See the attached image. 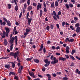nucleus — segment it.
Listing matches in <instances>:
<instances>
[{
	"mask_svg": "<svg viewBox=\"0 0 80 80\" xmlns=\"http://www.w3.org/2000/svg\"><path fill=\"white\" fill-rule=\"evenodd\" d=\"M53 18H54V20L56 21H57V18L56 17V16H53Z\"/></svg>",
	"mask_w": 80,
	"mask_h": 80,
	"instance_id": "nucleus-52",
	"label": "nucleus"
},
{
	"mask_svg": "<svg viewBox=\"0 0 80 80\" xmlns=\"http://www.w3.org/2000/svg\"><path fill=\"white\" fill-rule=\"evenodd\" d=\"M71 23H76V22H75L74 20H72V21L71 22Z\"/></svg>",
	"mask_w": 80,
	"mask_h": 80,
	"instance_id": "nucleus-64",
	"label": "nucleus"
},
{
	"mask_svg": "<svg viewBox=\"0 0 80 80\" xmlns=\"http://www.w3.org/2000/svg\"><path fill=\"white\" fill-rule=\"evenodd\" d=\"M53 27H54V24H52L50 26V28L51 29H53Z\"/></svg>",
	"mask_w": 80,
	"mask_h": 80,
	"instance_id": "nucleus-30",
	"label": "nucleus"
},
{
	"mask_svg": "<svg viewBox=\"0 0 80 80\" xmlns=\"http://www.w3.org/2000/svg\"><path fill=\"white\" fill-rule=\"evenodd\" d=\"M18 6L17 5H16L14 8V9H15V10H16V11H17V10H18Z\"/></svg>",
	"mask_w": 80,
	"mask_h": 80,
	"instance_id": "nucleus-29",
	"label": "nucleus"
},
{
	"mask_svg": "<svg viewBox=\"0 0 80 80\" xmlns=\"http://www.w3.org/2000/svg\"><path fill=\"white\" fill-rule=\"evenodd\" d=\"M79 26H80V24L78 23H76V24H75V28H80L79 27Z\"/></svg>",
	"mask_w": 80,
	"mask_h": 80,
	"instance_id": "nucleus-22",
	"label": "nucleus"
},
{
	"mask_svg": "<svg viewBox=\"0 0 80 80\" xmlns=\"http://www.w3.org/2000/svg\"><path fill=\"white\" fill-rule=\"evenodd\" d=\"M62 46L64 47H67L66 46H67V44L66 43H64Z\"/></svg>",
	"mask_w": 80,
	"mask_h": 80,
	"instance_id": "nucleus-58",
	"label": "nucleus"
},
{
	"mask_svg": "<svg viewBox=\"0 0 80 80\" xmlns=\"http://www.w3.org/2000/svg\"><path fill=\"white\" fill-rule=\"evenodd\" d=\"M76 59H78L79 60H80V58L78 57V56H76Z\"/></svg>",
	"mask_w": 80,
	"mask_h": 80,
	"instance_id": "nucleus-54",
	"label": "nucleus"
},
{
	"mask_svg": "<svg viewBox=\"0 0 80 80\" xmlns=\"http://www.w3.org/2000/svg\"><path fill=\"white\" fill-rule=\"evenodd\" d=\"M5 30H6V32H9L10 31L9 30V28H5Z\"/></svg>",
	"mask_w": 80,
	"mask_h": 80,
	"instance_id": "nucleus-24",
	"label": "nucleus"
},
{
	"mask_svg": "<svg viewBox=\"0 0 80 80\" xmlns=\"http://www.w3.org/2000/svg\"><path fill=\"white\" fill-rule=\"evenodd\" d=\"M65 57H66V58L67 59H69V56H68V55H65Z\"/></svg>",
	"mask_w": 80,
	"mask_h": 80,
	"instance_id": "nucleus-53",
	"label": "nucleus"
},
{
	"mask_svg": "<svg viewBox=\"0 0 80 80\" xmlns=\"http://www.w3.org/2000/svg\"><path fill=\"white\" fill-rule=\"evenodd\" d=\"M6 22L7 23V25L9 27H11V22L10 21H6V22H2V20H0V24L1 25H3V26L6 25Z\"/></svg>",
	"mask_w": 80,
	"mask_h": 80,
	"instance_id": "nucleus-2",
	"label": "nucleus"
},
{
	"mask_svg": "<svg viewBox=\"0 0 80 80\" xmlns=\"http://www.w3.org/2000/svg\"><path fill=\"white\" fill-rule=\"evenodd\" d=\"M65 6L66 7V8H67L68 9H69L70 8V6L68 5V4H66Z\"/></svg>",
	"mask_w": 80,
	"mask_h": 80,
	"instance_id": "nucleus-43",
	"label": "nucleus"
},
{
	"mask_svg": "<svg viewBox=\"0 0 80 80\" xmlns=\"http://www.w3.org/2000/svg\"><path fill=\"white\" fill-rule=\"evenodd\" d=\"M28 74L31 76L32 77V78H37V76L36 75H34V72H30L29 70L28 69Z\"/></svg>",
	"mask_w": 80,
	"mask_h": 80,
	"instance_id": "nucleus-4",
	"label": "nucleus"
},
{
	"mask_svg": "<svg viewBox=\"0 0 80 80\" xmlns=\"http://www.w3.org/2000/svg\"><path fill=\"white\" fill-rule=\"evenodd\" d=\"M46 76L48 77V80H51V79H50V78H51V76L50 74H47Z\"/></svg>",
	"mask_w": 80,
	"mask_h": 80,
	"instance_id": "nucleus-15",
	"label": "nucleus"
},
{
	"mask_svg": "<svg viewBox=\"0 0 80 80\" xmlns=\"http://www.w3.org/2000/svg\"><path fill=\"white\" fill-rule=\"evenodd\" d=\"M42 10H40V17H42Z\"/></svg>",
	"mask_w": 80,
	"mask_h": 80,
	"instance_id": "nucleus-26",
	"label": "nucleus"
},
{
	"mask_svg": "<svg viewBox=\"0 0 80 80\" xmlns=\"http://www.w3.org/2000/svg\"><path fill=\"white\" fill-rule=\"evenodd\" d=\"M26 2V0H21L20 1V4L23 3L24 2Z\"/></svg>",
	"mask_w": 80,
	"mask_h": 80,
	"instance_id": "nucleus-27",
	"label": "nucleus"
},
{
	"mask_svg": "<svg viewBox=\"0 0 80 80\" xmlns=\"http://www.w3.org/2000/svg\"><path fill=\"white\" fill-rule=\"evenodd\" d=\"M32 8V6H30L28 7V10L29 11H30L31 10V9Z\"/></svg>",
	"mask_w": 80,
	"mask_h": 80,
	"instance_id": "nucleus-19",
	"label": "nucleus"
},
{
	"mask_svg": "<svg viewBox=\"0 0 80 80\" xmlns=\"http://www.w3.org/2000/svg\"><path fill=\"white\" fill-rule=\"evenodd\" d=\"M61 13H62V12H61V11H59L58 13V16H60V15H61Z\"/></svg>",
	"mask_w": 80,
	"mask_h": 80,
	"instance_id": "nucleus-48",
	"label": "nucleus"
},
{
	"mask_svg": "<svg viewBox=\"0 0 80 80\" xmlns=\"http://www.w3.org/2000/svg\"><path fill=\"white\" fill-rule=\"evenodd\" d=\"M51 15L52 16H53L54 15V16L57 17V19H59V16L58 14H56V12H55V11H53V13H52Z\"/></svg>",
	"mask_w": 80,
	"mask_h": 80,
	"instance_id": "nucleus-6",
	"label": "nucleus"
},
{
	"mask_svg": "<svg viewBox=\"0 0 80 80\" xmlns=\"http://www.w3.org/2000/svg\"><path fill=\"white\" fill-rule=\"evenodd\" d=\"M76 32L78 33L80 32V27H78L76 28Z\"/></svg>",
	"mask_w": 80,
	"mask_h": 80,
	"instance_id": "nucleus-14",
	"label": "nucleus"
},
{
	"mask_svg": "<svg viewBox=\"0 0 80 80\" xmlns=\"http://www.w3.org/2000/svg\"><path fill=\"white\" fill-rule=\"evenodd\" d=\"M69 57L70 58H71V59H72V60H75V59L74 57H73L71 55H69Z\"/></svg>",
	"mask_w": 80,
	"mask_h": 80,
	"instance_id": "nucleus-25",
	"label": "nucleus"
},
{
	"mask_svg": "<svg viewBox=\"0 0 80 80\" xmlns=\"http://www.w3.org/2000/svg\"><path fill=\"white\" fill-rule=\"evenodd\" d=\"M16 58H17V60L18 61V62H20L21 61L20 60L19 58H18V56H17V57Z\"/></svg>",
	"mask_w": 80,
	"mask_h": 80,
	"instance_id": "nucleus-38",
	"label": "nucleus"
},
{
	"mask_svg": "<svg viewBox=\"0 0 80 80\" xmlns=\"http://www.w3.org/2000/svg\"><path fill=\"white\" fill-rule=\"evenodd\" d=\"M28 34V32H25L24 33V35H25V36H26V35H27Z\"/></svg>",
	"mask_w": 80,
	"mask_h": 80,
	"instance_id": "nucleus-60",
	"label": "nucleus"
},
{
	"mask_svg": "<svg viewBox=\"0 0 80 80\" xmlns=\"http://www.w3.org/2000/svg\"><path fill=\"white\" fill-rule=\"evenodd\" d=\"M56 49L57 50L60 49V47L59 46H57V47L56 48Z\"/></svg>",
	"mask_w": 80,
	"mask_h": 80,
	"instance_id": "nucleus-62",
	"label": "nucleus"
},
{
	"mask_svg": "<svg viewBox=\"0 0 80 80\" xmlns=\"http://www.w3.org/2000/svg\"><path fill=\"white\" fill-rule=\"evenodd\" d=\"M66 50H70V48H69V47L67 46L66 47Z\"/></svg>",
	"mask_w": 80,
	"mask_h": 80,
	"instance_id": "nucleus-57",
	"label": "nucleus"
},
{
	"mask_svg": "<svg viewBox=\"0 0 80 80\" xmlns=\"http://www.w3.org/2000/svg\"><path fill=\"white\" fill-rule=\"evenodd\" d=\"M38 5L37 6V7H36L37 10H38L39 9H40L42 8V5L40 4V3H38Z\"/></svg>",
	"mask_w": 80,
	"mask_h": 80,
	"instance_id": "nucleus-9",
	"label": "nucleus"
},
{
	"mask_svg": "<svg viewBox=\"0 0 80 80\" xmlns=\"http://www.w3.org/2000/svg\"><path fill=\"white\" fill-rule=\"evenodd\" d=\"M13 36V34L12 33L10 35V36L9 37V38H10V39L11 40L9 41V42L11 43L10 44L11 45L10 47V50L12 51V49H13V42H14V40H15V43L16 44V45H17V41H18L17 38V36H15L14 37H12Z\"/></svg>",
	"mask_w": 80,
	"mask_h": 80,
	"instance_id": "nucleus-1",
	"label": "nucleus"
},
{
	"mask_svg": "<svg viewBox=\"0 0 80 80\" xmlns=\"http://www.w3.org/2000/svg\"><path fill=\"white\" fill-rule=\"evenodd\" d=\"M8 9H10L11 8V5L10 4H8Z\"/></svg>",
	"mask_w": 80,
	"mask_h": 80,
	"instance_id": "nucleus-37",
	"label": "nucleus"
},
{
	"mask_svg": "<svg viewBox=\"0 0 80 80\" xmlns=\"http://www.w3.org/2000/svg\"><path fill=\"white\" fill-rule=\"evenodd\" d=\"M55 6H56V7L58 6V1H56V2H55Z\"/></svg>",
	"mask_w": 80,
	"mask_h": 80,
	"instance_id": "nucleus-33",
	"label": "nucleus"
},
{
	"mask_svg": "<svg viewBox=\"0 0 80 80\" xmlns=\"http://www.w3.org/2000/svg\"><path fill=\"white\" fill-rule=\"evenodd\" d=\"M66 59L67 58H64L63 57H59L58 60L60 61H66Z\"/></svg>",
	"mask_w": 80,
	"mask_h": 80,
	"instance_id": "nucleus-7",
	"label": "nucleus"
},
{
	"mask_svg": "<svg viewBox=\"0 0 80 80\" xmlns=\"http://www.w3.org/2000/svg\"><path fill=\"white\" fill-rule=\"evenodd\" d=\"M18 73H21V70L20 69V68H19L18 69Z\"/></svg>",
	"mask_w": 80,
	"mask_h": 80,
	"instance_id": "nucleus-49",
	"label": "nucleus"
},
{
	"mask_svg": "<svg viewBox=\"0 0 80 80\" xmlns=\"http://www.w3.org/2000/svg\"><path fill=\"white\" fill-rule=\"evenodd\" d=\"M76 53V51L74 50H73L72 51V52H71V54L72 55L74 53Z\"/></svg>",
	"mask_w": 80,
	"mask_h": 80,
	"instance_id": "nucleus-31",
	"label": "nucleus"
},
{
	"mask_svg": "<svg viewBox=\"0 0 80 80\" xmlns=\"http://www.w3.org/2000/svg\"><path fill=\"white\" fill-rule=\"evenodd\" d=\"M74 63L72 62H71V65H70V67H73V66H74Z\"/></svg>",
	"mask_w": 80,
	"mask_h": 80,
	"instance_id": "nucleus-47",
	"label": "nucleus"
},
{
	"mask_svg": "<svg viewBox=\"0 0 80 80\" xmlns=\"http://www.w3.org/2000/svg\"><path fill=\"white\" fill-rule=\"evenodd\" d=\"M53 61H54L51 62V64L53 65H55L56 63H57L58 62V59H57L56 60H53Z\"/></svg>",
	"mask_w": 80,
	"mask_h": 80,
	"instance_id": "nucleus-8",
	"label": "nucleus"
},
{
	"mask_svg": "<svg viewBox=\"0 0 80 80\" xmlns=\"http://www.w3.org/2000/svg\"><path fill=\"white\" fill-rule=\"evenodd\" d=\"M52 76H53V77H56V74L55 73H53L52 74Z\"/></svg>",
	"mask_w": 80,
	"mask_h": 80,
	"instance_id": "nucleus-61",
	"label": "nucleus"
},
{
	"mask_svg": "<svg viewBox=\"0 0 80 80\" xmlns=\"http://www.w3.org/2000/svg\"><path fill=\"white\" fill-rule=\"evenodd\" d=\"M50 4H51V6H50L51 8H53L54 7V2H53L52 3H50Z\"/></svg>",
	"mask_w": 80,
	"mask_h": 80,
	"instance_id": "nucleus-23",
	"label": "nucleus"
},
{
	"mask_svg": "<svg viewBox=\"0 0 80 80\" xmlns=\"http://www.w3.org/2000/svg\"><path fill=\"white\" fill-rule=\"evenodd\" d=\"M43 52H44V53H45L46 52V50H45V48H44L43 49Z\"/></svg>",
	"mask_w": 80,
	"mask_h": 80,
	"instance_id": "nucleus-63",
	"label": "nucleus"
},
{
	"mask_svg": "<svg viewBox=\"0 0 80 80\" xmlns=\"http://www.w3.org/2000/svg\"><path fill=\"white\" fill-rule=\"evenodd\" d=\"M31 15L32 16L33 15V11H31Z\"/></svg>",
	"mask_w": 80,
	"mask_h": 80,
	"instance_id": "nucleus-59",
	"label": "nucleus"
},
{
	"mask_svg": "<svg viewBox=\"0 0 80 80\" xmlns=\"http://www.w3.org/2000/svg\"><path fill=\"white\" fill-rule=\"evenodd\" d=\"M33 60L34 62L36 63H39V60L38 59H34Z\"/></svg>",
	"mask_w": 80,
	"mask_h": 80,
	"instance_id": "nucleus-20",
	"label": "nucleus"
},
{
	"mask_svg": "<svg viewBox=\"0 0 80 80\" xmlns=\"http://www.w3.org/2000/svg\"><path fill=\"white\" fill-rule=\"evenodd\" d=\"M27 5V4H26V3H25L24 4V9H26V8H27V5Z\"/></svg>",
	"mask_w": 80,
	"mask_h": 80,
	"instance_id": "nucleus-42",
	"label": "nucleus"
},
{
	"mask_svg": "<svg viewBox=\"0 0 80 80\" xmlns=\"http://www.w3.org/2000/svg\"><path fill=\"white\" fill-rule=\"evenodd\" d=\"M69 28L70 29H71L72 30H73L74 29H75V28H73V26L72 25L70 26Z\"/></svg>",
	"mask_w": 80,
	"mask_h": 80,
	"instance_id": "nucleus-35",
	"label": "nucleus"
},
{
	"mask_svg": "<svg viewBox=\"0 0 80 80\" xmlns=\"http://www.w3.org/2000/svg\"><path fill=\"white\" fill-rule=\"evenodd\" d=\"M69 7L71 8H72L73 7V5L72 4L69 3V4H68V5Z\"/></svg>",
	"mask_w": 80,
	"mask_h": 80,
	"instance_id": "nucleus-28",
	"label": "nucleus"
},
{
	"mask_svg": "<svg viewBox=\"0 0 80 80\" xmlns=\"http://www.w3.org/2000/svg\"><path fill=\"white\" fill-rule=\"evenodd\" d=\"M29 12H28L27 13V14H26V19H28V25H30V23H31V21L32 20V17L31 16L30 18H28V16H29Z\"/></svg>",
	"mask_w": 80,
	"mask_h": 80,
	"instance_id": "nucleus-3",
	"label": "nucleus"
},
{
	"mask_svg": "<svg viewBox=\"0 0 80 80\" xmlns=\"http://www.w3.org/2000/svg\"><path fill=\"white\" fill-rule=\"evenodd\" d=\"M9 32H7L3 31V35H6L7 37H8V34L9 33Z\"/></svg>",
	"mask_w": 80,
	"mask_h": 80,
	"instance_id": "nucleus-13",
	"label": "nucleus"
},
{
	"mask_svg": "<svg viewBox=\"0 0 80 80\" xmlns=\"http://www.w3.org/2000/svg\"><path fill=\"white\" fill-rule=\"evenodd\" d=\"M68 41V42H73V41H74V39H70V40H68V41Z\"/></svg>",
	"mask_w": 80,
	"mask_h": 80,
	"instance_id": "nucleus-34",
	"label": "nucleus"
},
{
	"mask_svg": "<svg viewBox=\"0 0 80 80\" xmlns=\"http://www.w3.org/2000/svg\"><path fill=\"white\" fill-rule=\"evenodd\" d=\"M31 31V29L29 27L28 28H26V32H30Z\"/></svg>",
	"mask_w": 80,
	"mask_h": 80,
	"instance_id": "nucleus-16",
	"label": "nucleus"
},
{
	"mask_svg": "<svg viewBox=\"0 0 80 80\" xmlns=\"http://www.w3.org/2000/svg\"><path fill=\"white\" fill-rule=\"evenodd\" d=\"M11 75L14 76L16 75V74H15V73L14 72H9V76Z\"/></svg>",
	"mask_w": 80,
	"mask_h": 80,
	"instance_id": "nucleus-17",
	"label": "nucleus"
},
{
	"mask_svg": "<svg viewBox=\"0 0 80 80\" xmlns=\"http://www.w3.org/2000/svg\"><path fill=\"white\" fill-rule=\"evenodd\" d=\"M46 8H44V11L45 12H47V10Z\"/></svg>",
	"mask_w": 80,
	"mask_h": 80,
	"instance_id": "nucleus-44",
	"label": "nucleus"
},
{
	"mask_svg": "<svg viewBox=\"0 0 80 80\" xmlns=\"http://www.w3.org/2000/svg\"><path fill=\"white\" fill-rule=\"evenodd\" d=\"M50 28L49 27V26H47L46 28V29L48 31L49 30V29Z\"/></svg>",
	"mask_w": 80,
	"mask_h": 80,
	"instance_id": "nucleus-46",
	"label": "nucleus"
},
{
	"mask_svg": "<svg viewBox=\"0 0 80 80\" xmlns=\"http://www.w3.org/2000/svg\"><path fill=\"white\" fill-rule=\"evenodd\" d=\"M50 59L52 60H55L58 59H56V57H54L53 55H52L51 56V57H50Z\"/></svg>",
	"mask_w": 80,
	"mask_h": 80,
	"instance_id": "nucleus-12",
	"label": "nucleus"
},
{
	"mask_svg": "<svg viewBox=\"0 0 80 80\" xmlns=\"http://www.w3.org/2000/svg\"><path fill=\"white\" fill-rule=\"evenodd\" d=\"M32 5L34 7H36L37 6V4L35 2H34L33 3H32Z\"/></svg>",
	"mask_w": 80,
	"mask_h": 80,
	"instance_id": "nucleus-39",
	"label": "nucleus"
},
{
	"mask_svg": "<svg viewBox=\"0 0 80 80\" xmlns=\"http://www.w3.org/2000/svg\"><path fill=\"white\" fill-rule=\"evenodd\" d=\"M44 62L45 63V64H50V61H48V60L47 59H45L44 61Z\"/></svg>",
	"mask_w": 80,
	"mask_h": 80,
	"instance_id": "nucleus-10",
	"label": "nucleus"
},
{
	"mask_svg": "<svg viewBox=\"0 0 80 80\" xmlns=\"http://www.w3.org/2000/svg\"><path fill=\"white\" fill-rule=\"evenodd\" d=\"M68 80V78L67 77H63L62 78V80Z\"/></svg>",
	"mask_w": 80,
	"mask_h": 80,
	"instance_id": "nucleus-36",
	"label": "nucleus"
},
{
	"mask_svg": "<svg viewBox=\"0 0 80 80\" xmlns=\"http://www.w3.org/2000/svg\"><path fill=\"white\" fill-rule=\"evenodd\" d=\"M30 0H28V1H27V3H28V6H29V5H30Z\"/></svg>",
	"mask_w": 80,
	"mask_h": 80,
	"instance_id": "nucleus-40",
	"label": "nucleus"
},
{
	"mask_svg": "<svg viewBox=\"0 0 80 80\" xmlns=\"http://www.w3.org/2000/svg\"><path fill=\"white\" fill-rule=\"evenodd\" d=\"M31 60H32V59H30V58H28L26 59V60L27 61H30Z\"/></svg>",
	"mask_w": 80,
	"mask_h": 80,
	"instance_id": "nucleus-51",
	"label": "nucleus"
},
{
	"mask_svg": "<svg viewBox=\"0 0 80 80\" xmlns=\"http://www.w3.org/2000/svg\"><path fill=\"white\" fill-rule=\"evenodd\" d=\"M14 79H16V80H18V76H14Z\"/></svg>",
	"mask_w": 80,
	"mask_h": 80,
	"instance_id": "nucleus-45",
	"label": "nucleus"
},
{
	"mask_svg": "<svg viewBox=\"0 0 80 80\" xmlns=\"http://www.w3.org/2000/svg\"><path fill=\"white\" fill-rule=\"evenodd\" d=\"M3 20H4V21L5 22H8V21H9V20H7V19H6V18H4V17H3Z\"/></svg>",
	"mask_w": 80,
	"mask_h": 80,
	"instance_id": "nucleus-32",
	"label": "nucleus"
},
{
	"mask_svg": "<svg viewBox=\"0 0 80 80\" xmlns=\"http://www.w3.org/2000/svg\"><path fill=\"white\" fill-rule=\"evenodd\" d=\"M45 68H42V72H45Z\"/></svg>",
	"mask_w": 80,
	"mask_h": 80,
	"instance_id": "nucleus-55",
	"label": "nucleus"
},
{
	"mask_svg": "<svg viewBox=\"0 0 80 80\" xmlns=\"http://www.w3.org/2000/svg\"><path fill=\"white\" fill-rule=\"evenodd\" d=\"M17 55H18L16 53H13L12 52H10V54H9V55L14 57V59H16V58L17 57H18Z\"/></svg>",
	"mask_w": 80,
	"mask_h": 80,
	"instance_id": "nucleus-5",
	"label": "nucleus"
},
{
	"mask_svg": "<svg viewBox=\"0 0 80 80\" xmlns=\"http://www.w3.org/2000/svg\"><path fill=\"white\" fill-rule=\"evenodd\" d=\"M74 20L75 21H77V20H78V18L77 17H74Z\"/></svg>",
	"mask_w": 80,
	"mask_h": 80,
	"instance_id": "nucleus-41",
	"label": "nucleus"
},
{
	"mask_svg": "<svg viewBox=\"0 0 80 80\" xmlns=\"http://www.w3.org/2000/svg\"><path fill=\"white\" fill-rule=\"evenodd\" d=\"M65 24H66V25H70V24H68L67 22H62V27H64V25H65Z\"/></svg>",
	"mask_w": 80,
	"mask_h": 80,
	"instance_id": "nucleus-11",
	"label": "nucleus"
},
{
	"mask_svg": "<svg viewBox=\"0 0 80 80\" xmlns=\"http://www.w3.org/2000/svg\"><path fill=\"white\" fill-rule=\"evenodd\" d=\"M4 45H5L6 46L7 45V44H8V42H7V39H4Z\"/></svg>",
	"mask_w": 80,
	"mask_h": 80,
	"instance_id": "nucleus-18",
	"label": "nucleus"
},
{
	"mask_svg": "<svg viewBox=\"0 0 80 80\" xmlns=\"http://www.w3.org/2000/svg\"><path fill=\"white\" fill-rule=\"evenodd\" d=\"M4 67H5V68H7L8 69H9L10 68V65L9 64L6 65L4 66Z\"/></svg>",
	"mask_w": 80,
	"mask_h": 80,
	"instance_id": "nucleus-21",
	"label": "nucleus"
},
{
	"mask_svg": "<svg viewBox=\"0 0 80 80\" xmlns=\"http://www.w3.org/2000/svg\"><path fill=\"white\" fill-rule=\"evenodd\" d=\"M43 5L44 6V8H47V6L46 5V4H45V2H44L43 3Z\"/></svg>",
	"mask_w": 80,
	"mask_h": 80,
	"instance_id": "nucleus-50",
	"label": "nucleus"
},
{
	"mask_svg": "<svg viewBox=\"0 0 80 80\" xmlns=\"http://www.w3.org/2000/svg\"><path fill=\"white\" fill-rule=\"evenodd\" d=\"M66 52L67 53V54L69 53H70V51H69V50H66Z\"/></svg>",
	"mask_w": 80,
	"mask_h": 80,
	"instance_id": "nucleus-56",
	"label": "nucleus"
}]
</instances>
